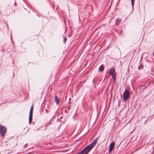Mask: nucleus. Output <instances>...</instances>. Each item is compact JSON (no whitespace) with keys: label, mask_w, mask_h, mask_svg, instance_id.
Wrapping results in <instances>:
<instances>
[{"label":"nucleus","mask_w":154,"mask_h":154,"mask_svg":"<svg viewBox=\"0 0 154 154\" xmlns=\"http://www.w3.org/2000/svg\"><path fill=\"white\" fill-rule=\"evenodd\" d=\"M123 101H126L130 97V94L129 92V90L128 89H126L123 94Z\"/></svg>","instance_id":"nucleus-1"},{"label":"nucleus","mask_w":154,"mask_h":154,"mask_svg":"<svg viewBox=\"0 0 154 154\" xmlns=\"http://www.w3.org/2000/svg\"><path fill=\"white\" fill-rule=\"evenodd\" d=\"M109 74L112 75V77L114 81H116V72L115 69L113 68H111L109 70Z\"/></svg>","instance_id":"nucleus-2"},{"label":"nucleus","mask_w":154,"mask_h":154,"mask_svg":"<svg viewBox=\"0 0 154 154\" xmlns=\"http://www.w3.org/2000/svg\"><path fill=\"white\" fill-rule=\"evenodd\" d=\"M7 132V128L4 126L0 125V134L2 137L4 136Z\"/></svg>","instance_id":"nucleus-3"},{"label":"nucleus","mask_w":154,"mask_h":154,"mask_svg":"<svg viewBox=\"0 0 154 154\" xmlns=\"http://www.w3.org/2000/svg\"><path fill=\"white\" fill-rule=\"evenodd\" d=\"M91 148H88L87 146L81 151L78 153L77 154H87L91 150Z\"/></svg>","instance_id":"nucleus-4"},{"label":"nucleus","mask_w":154,"mask_h":154,"mask_svg":"<svg viewBox=\"0 0 154 154\" xmlns=\"http://www.w3.org/2000/svg\"><path fill=\"white\" fill-rule=\"evenodd\" d=\"M99 138V137H98L96 138L94 140V141L91 144L87 146L88 148H91V150L92 149L94 146V145L97 143V141L98 140Z\"/></svg>","instance_id":"nucleus-5"},{"label":"nucleus","mask_w":154,"mask_h":154,"mask_svg":"<svg viewBox=\"0 0 154 154\" xmlns=\"http://www.w3.org/2000/svg\"><path fill=\"white\" fill-rule=\"evenodd\" d=\"M115 144V142H112L109 146V151L111 152L112 151L114 147Z\"/></svg>","instance_id":"nucleus-6"},{"label":"nucleus","mask_w":154,"mask_h":154,"mask_svg":"<svg viewBox=\"0 0 154 154\" xmlns=\"http://www.w3.org/2000/svg\"><path fill=\"white\" fill-rule=\"evenodd\" d=\"M32 112H29V123L30 124H31L32 121Z\"/></svg>","instance_id":"nucleus-7"},{"label":"nucleus","mask_w":154,"mask_h":154,"mask_svg":"<svg viewBox=\"0 0 154 154\" xmlns=\"http://www.w3.org/2000/svg\"><path fill=\"white\" fill-rule=\"evenodd\" d=\"M55 100L57 105L59 104V99L57 96H55Z\"/></svg>","instance_id":"nucleus-8"},{"label":"nucleus","mask_w":154,"mask_h":154,"mask_svg":"<svg viewBox=\"0 0 154 154\" xmlns=\"http://www.w3.org/2000/svg\"><path fill=\"white\" fill-rule=\"evenodd\" d=\"M104 69V66L103 65H101L99 67V70L100 72H102Z\"/></svg>","instance_id":"nucleus-9"},{"label":"nucleus","mask_w":154,"mask_h":154,"mask_svg":"<svg viewBox=\"0 0 154 154\" xmlns=\"http://www.w3.org/2000/svg\"><path fill=\"white\" fill-rule=\"evenodd\" d=\"M121 20L120 19H117L116 20L115 22V25L117 26H118L120 23Z\"/></svg>","instance_id":"nucleus-10"},{"label":"nucleus","mask_w":154,"mask_h":154,"mask_svg":"<svg viewBox=\"0 0 154 154\" xmlns=\"http://www.w3.org/2000/svg\"><path fill=\"white\" fill-rule=\"evenodd\" d=\"M131 5L133 9L134 8V0H131Z\"/></svg>","instance_id":"nucleus-11"},{"label":"nucleus","mask_w":154,"mask_h":154,"mask_svg":"<svg viewBox=\"0 0 154 154\" xmlns=\"http://www.w3.org/2000/svg\"><path fill=\"white\" fill-rule=\"evenodd\" d=\"M63 37L64 38V39H63L64 42V43H65L66 41V37H65L64 35L63 36Z\"/></svg>","instance_id":"nucleus-12"},{"label":"nucleus","mask_w":154,"mask_h":154,"mask_svg":"<svg viewBox=\"0 0 154 154\" xmlns=\"http://www.w3.org/2000/svg\"><path fill=\"white\" fill-rule=\"evenodd\" d=\"M32 111H33V106H32L31 107V108L29 112H32Z\"/></svg>","instance_id":"nucleus-13"},{"label":"nucleus","mask_w":154,"mask_h":154,"mask_svg":"<svg viewBox=\"0 0 154 154\" xmlns=\"http://www.w3.org/2000/svg\"><path fill=\"white\" fill-rule=\"evenodd\" d=\"M142 67V66H139L138 67V69H140Z\"/></svg>","instance_id":"nucleus-14"},{"label":"nucleus","mask_w":154,"mask_h":154,"mask_svg":"<svg viewBox=\"0 0 154 154\" xmlns=\"http://www.w3.org/2000/svg\"><path fill=\"white\" fill-rule=\"evenodd\" d=\"M28 145V144H25L24 146V147H26Z\"/></svg>","instance_id":"nucleus-15"},{"label":"nucleus","mask_w":154,"mask_h":154,"mask_svg":"<svg viewBox=\"0 0 154 154\" xmlns=\"http://www.w3.org/2000/svg\"><path fill=\"white\" fill-rule=\"evenodd\" d=\"M152 55L154 56V51H153V53Z\"/></svg>","instance_id":"nucleus-16"},{"label":"nucleus","mask_w":154,"mask_h":154,"mask_svg":"<svg viewBox=\"0 0 154 154\" xmlns=\"http://www.w3.org/2000/svg\"><path fill=\"white\" fill-rule=\"evenodd\" d=\"M121 98H122V95H121Z\"/></svg>","instance_id":"nucleus-17"},{"label":"nucleus","mask_w":154,"mask_h":154,"mask_svg":"<svg viewBox=\"0 0 154 154\" xmlns=\"http://www.w3.org/2000/svg\"><path fill=\"white\" fill-rule=\"evenodd\" d=\"M118 1H119V0Z\"/></svg>","instance_id":"nucleus-18"}]
</instances>
